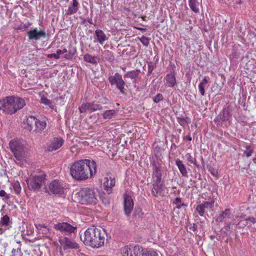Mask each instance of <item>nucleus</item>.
Segmentation results:
<instances>
[{
  "label": "nucleus",
  "mask_w": 256,
  "mask_h": 256,
  "mask_svg": "<svg viewBox=\"0 0 256 256\" xmlns=\"http://www.w3.org/2000/svg\"><path fill=\"white\" fill-rule=\"evenodd\" d=\"M26 105L24 100L20 98L8 96L0 100V110L8 114H12L22 108Z\"/></svg>",
  "instance_id": "obj_2"
},
{
  "label": "nucleus",
  "mask_w": 256,
  "mask_h": 256,
  "mask_svg": "<svg viewBox=\"0 0 256 256\" xmlns=\"http://www.w3.org/2000/svg\"><path fill=\"white\" fill-rule=\"evenodd\" d=\"M14 190L16 194H19L20 192H21V186H20V184L19 182H16L14 184L13 186Z\"/></svg>",
  "instance_id": "obj_39"
},
{
  "label": "nucleus",
  "mask_w": 256,
  "mask_h": 256,
  "mask_svg": "<svg viewBox=\"0 0 256 256\" xmlns=\"http://www.w3.org/2000/svg\"><path fill=\"white\" fill-rule=\"evenodd\" d=\"M166 85L168 87L172 88L176 84V76L173 73L168 74L166 77Z\"/></svg>",
  "instance_id": "obj_19"
},
{
  "label": "nucleus",
  "mask_w": 256,
  "mask_h": 256,
  "mask_svg": "<svg viewBox=\"0 0 256 256\" xmlns=\"http://www.w3.org/2000/svg\"><path fill=\"white\" fill-rule=\"evenodd\" d=\"M56 54L57 56H58V59L60 58V56L61 54H63L61 50H56Z\"/></svg>",
  "instance_id": "obj_55"
},
{
  "label": "nucleus",
  "mask_w": 256,
  "mask_h": 256,
  "mask_svg": "<svg viewBox=\"0 0 256 256\" xmlns=\"http://www.w3.org/2000/svg\"><path fill=\"white\" fill-rule=\"evenodd\" d=\"M86 162L85 164L86 166V168H88L91 176L96 172V161H86Z\"/></svg>",
  "instance_id": "obj_26"
},
{
  "label": "nucleus",
  "mask_w": 256,
  "mask_h": 256,
  "mask_svg": "<svg viewBox=\"0 0 256 256\" xmlns=\"http://www.w3.org/2000/svg\"><path fill=\"white\" fill-rule=\"evenodd\" d=\"M208 168L210 173L214 176L218 178V168L210 165L208 166Z\"/></svg>",
  "instance_id": "obj_35"
},
{
  "label": "nucleus",
  "mask_w": 256,
  "mask_h": 256,
  "mask_svg": "<svg viewBox=\"0 0 256 256\" xmlns=\"http://www.w3.org/2000/svg\"><path fill=\"white\" fill-rule=\"evenodd\" d=\"M118 114L115 110H110L104 111L102 114V118L104 120H109L114 118Z\"/></svg>",
  "instance_id": "obj_22"
},
{
  "label": "nucleus",
  "mask_w": 256,
  "mask_h": 256,
  "mask_svg": "<svg viewBox=\"0 0 256 256\" xmlns=\"http://www.w3.org/2000/svg\"><path fill=\"white\" fill-rule=\"evenodd\" d=\"M245 148L246 150L244 152V155L248 158L252 154L254 150L250 145H246Z\"/></svg>",
  "instance_id": "obj_36"
},
{
  "label": "nucleus",
  "mask_w": 256,
  "mask_h": 256,
  "mask_svg": "<svg viewBox=\"0 0 256 256\" xmlns=\"http://www.w3.org/2000/svg\"><path fill=\"white\" fill-rule=\"evenodd\" d=\"M122 70L123 71L125 72V71H126V68H124H124H122Z\"/></svg>",
  "instance_id": "obj_63"
},
{
  "label": "nucleus",
  "mask_w": 256,
  "mask_h": 256,
  "mask_svg": "<svg viewBox=\"0 0 256 256\" xmlns=\"http://www.w3.org/2000/svg\"><path fill=\"white\" fill-rule=\"evenodd\" d=\"M46 174L40 172L38 175H35L32 178H30L26 180L28 189L32 191L38 190L42 187V184L46 180Z\"/></svg>",
  "instance_id": "obj_5"
},
{
  "label": "nucleus",
  "mask_w": 256,
  "mask_h": 256,
  "mask_svg": "<svg viewBox=\"0 0 256 256\" xmlns=\"http://www.w3.org/2000/svg\"><path fill=\"white\" fill-rule=\"evenodd\" d=\"M198 90L200 94L202 96H204L205 94L204 86H202V84H198Z\"/></svg>",
  "instance_id": "obj_47"
},
{
  "label": "nucleus",
  "mask_w": 256,
  "mask_h": 256,
  "mask_svg": "<svg viewBox=\"0 0 256 256\" xmlns=\"http://www.w3.org/2000/svg\"><path fill=\"white\" fill-rule=\"evenodd\" d=\"M140 40L142 44L146 46H148L150 44V38L145 36H142L140 38Z\"/></svg>",
  "instance_id": "obj_40"
},
{
  "label": "nucleus",
  "mask_w": 256,
  "mask_h": 256,
  "mask_svg": "<svg viewBox=\"0 0 256 256\" xmlns=\"http://www.w3.org/2000/svg\"><path fill=\"white\" fill-rule=\"evenodd\" d=\"M80 113L88 112H92L96 110H100L102 109V106L100 104L94 102H85L82 104L78 108Z\"/></svg>",
  "instance_id": "obj_11"
},
{
  "label": "nucleus",
  "mask_w": 256,
  "mask_h": 256,
  "mask_svg": "<svg viewBox=\"0 0 256 256\" xmlns=\"http://www.w3.org/2000/svg\"><path fill=\"white\" fill-rule=\"evenodd\" d=\"M10 256H23V254L22 252H20L16 254H12Z\"/></svg>",
  "instance_id": "obj_57"
},
{
  "label": "nucleus",
  "mask_w": 256,
  "mask_h": 256,
  "mask_svg": "<svg viewBox=\"0 0 256 256\" xmlns=\"http://www.w3.org/2000/svg\"><path fill=\"white\" fill-rule=\"evenodd\" d=\"M95 34L97 41L101 44H102L106 40V36L102 30H96Z\"/></svg>",
  "instance_id": "obj_21"
},
{
  "label": "nucleus",
  "mask_w": 256,
  "mask_h": 256,
  "mask_svg": "<svg viewBox=\"0 0 256 256\" xmlns=\"http://www.w3.org/2000/svg\"><path fill=\"white\" fill-rule=\"evenodd\" d=\"M79 3L78 0H72V5L70 6L67 11L66 14L68 15H72L76 14L78 10Z\"/></svg>",
  "instance_id": "obj_18"
},
{
  "label": "nucleus",
  "mask_w": 256,
  "mask_h": 256,
  "mask_svg": "<svg viewBox=\"0 0 256 256\" xmlns=\"http://www.w3.org/2000/svg\"><path fill=\"white\" fill-rule=\"evenodd\" d=\"M239 166H240V167H241V168H242V169H245V168H246L245 166H241V164H239Z\"/></svg>",
  "instance_id": "obj_62"
},
{
  "label": "nucleus",
  "mask_w": 256,
  "mask_h": 256,
  "mask_svg": "<svg viewBox=\"0 0 256 256\" xmlns=\"http://www.w3.org/2000/svg\"><path fill=\"white\" fill-rule=\"evenodd\" d=\"M230 209L226 208L216 218V221L218 222H221L226 218H228L230 216Z\"/></svg>",
  "instance_id": "obj_24"
},
{
  "label": "nucleus",
  "mask_w": 256,
  "mask_h": 256,
  "mask_svg": "<svg viewBox=\"0 0 256 256\" xmlns=\"http://www.w3.org/2000/svg\"><path fill=\"white\" fill-rule=\"evenodd\" d=\"M230 117V112L228 110H224L216 118V120L218 122L226 121Z\"/></svg>",
  "instance_id": "obj_20"
},
{
  "label": "nucleus",
  "mask_w": 256,
  "mask_h": 256,
  "mask_svg": "<svg viewBox=\"0 0 256 256\" xmlns=\"http://www.w3.org/2000/svg\"><path fill=\"white\" fill-rule=\"evenodd\" d=\"M188 6L191 10L195 13H198L200 12L199 3L198 0H188Z\"/></svg>",
  "instance_id": "obj_27"
},
{
  "label": "nucleus",
  "mask_w": 256,
  "mask_h": 256,
  "mask_svg": "<svg viewBox=\"0 0 256 256\" xmlns=\"http://www.w3.org/2000/svg\"><path fill=\"white\" fill-rule=\"evenodd\" d=\"M142 256H158V254L153 250H148L147 249H144L143 250Z\"/></svg>",
  "instance_id": "obj_37"
},
{
  "label": "nucleus",
  "mask_w": 256,
  "mask_h": 256,
  "mask_svg": "<svg viewBox=\"0 0 256 256\" xmlns=\"http://www.w3.org/2000/svg\"><path fill=\"white\" fill-rule=\"evenodd\" d=\"M104 232L94 226L88 228L80 240L84 244L92 248H99L104 246L105 240Z\"/></svg>",
  "instance_id": "obj_1"
},
{
  "label": "nucleus",
  "mask_w": 256,
  "mask_h": 256,
  "mask_svg": "<svg viewBox=\"0 0 256 256\" xmlns=\"http://www.w3.org/2000/svg\"><path fill=\"white\" fill-rule=\"evenodd\" d=\"M40 102L46 106H48L50 108L52 109H53L54 107V106L52 102L44 96H41Z\"/></svg>",
  "instance_id": "obj_31"
},
{
  "label": "nucleus",
  "mask_w": 256,
  "mask_h": 256,
  "mask_svg": "<svg viewBox=\"0 0 256 256\" xmlns=\"http://www.w3.org/2000/svg\"><path fill=\"white\" fill-rule=\"evenodd\" d=\"M12 222L10 221V218L8 216L5 215L1 218L0 220V224L4 227L8 226Z\"/></svg>",
  "instance_id": "obj_32"
},
{
  "label": "nucleus",
  "mask_w": 256,
  "mask_h": 256,
  "mask_svg": "<svg viewBox=\"0 0 256 256\" xmlns=\"http://www.w3.org/2000/svg\"><path fill=\"white\" fill-rule=\"evenodd\" d=\"M78 200L82 204H96L98 202L97 196L94 190L86 188L78 192Z\"/></svg>",
  "instance_id": "obj_4"
},
{
  "label": "nucleus",
  "mask_w": 256,
  "mask_h": 256,
  "mask_svg": "<svg viewBox=\"0 0 256 256\" xmlns=\"http://www.w3.org/2000/svg\"><path fill=\"white\" fill-rule=\"evenodd\" d=\"M182 207V204H178V206H176V208H180Z\"/></svg>",
  "instance_id": "obj_61"
},
{
  "label": "nucleus",
  "mask_w": 256,
  "mask_h": 256,
  "mask_svg": "<svg viewBox=\"0 0 256 256\" xmlns=\"http://www.w3.org/2000/svg\"><path fill=\"white\" fill-rule=\"evenodd\" d=\"M187 227L190 230H192L193 232L196 231L198 228L196 224H190L187 225Z\"/></svg>",
  "instance_id": "obj_45"
},
{
  "label": "nucleus",
  "mask_w": 256,
  "mask_h": 256,
  "mask_svg": "<svg viewBox=\"0 0 256 256\" xmlns=\"http://www.w3.org/2000/svg\"><path fill=\"white\" fill-rule=\"evenodd\" d=\"M9 147L18 160L24 154V146L21 140L14 139L9 142Z\"/></svg>",
  "instance_id": "obj_7"
},
{
  "label": "nucleus",
  "mask_w": 256,
  "mask_h": 256,
  "mask_svg": "<svg viewBox=\"0 0 256 256\" xmlns=\"http://www.w3.org/2000/svg\"><path fill=\"white\" fill-rule=\"evenodd\" d=\"M26 123L29 127V130H33L36 133H41L46 126V122L44 120L38 119L32 116H28Z\"/></svg>",
  "instance_id": "obj_6"
},
{
  "label": "nucleus",
  "mask_w": 256,
  "mask_h": 256,
  "mask_svg": "<svg viewBox=\"0 0 256 256\" xmlns=\"http://www.w3.org/2000/svg\"><path fill=\"white\" fill-rule=\"evenodd\" d=\"M20 252H21L20 248H18V249L13 248L12 250V254H16Z\"/></svg>",
  "instance_id": "obj_52"
},
{
  "label": "nucleus",
  "mask_w": 256,
  "mask_h": 256,
  "mask_svg": "<svg viewBox=\"0 0 256 256\" xmlns=\"http://www.w3.org/2000/svg\"><path fill=\"white\" fill-rule=\"evenodd\" d=\"M60 243L63 246L64 250L68 248L76 249L78 248V245L75 242L71 240L67 237H60L59 238Z\"/></svg>",
  "instance_id": "obj_15"
},
{
  "label": "nucleus",
  "mask_w": 256,
  "mask_h": 256,
  "mask_svg": "<svg viewBox=\"0 0 256 256\" xmlns=\"http://www.w3.org/2000/svg\"><path fill=\"white\" fill-rule=\"evenodd\" d=\"M192 162H194V164L198 167V168H199V166H200V164H198L197 162V161L196 160H194V161H191Z\"/></svg>",
  "instance_id": "obj_58"
},
{
  "label": "nucleus",
  "mask_w": 256,
  "mask_h": 256,
  "mask_svg": "<svg viewBox=\"0 0 256 256\" xmlns=\"http://www.w3.org/2000/svg\"><path fill=\"white\" fill-rule=\"evenodd\" d=\"M181 198H176L174 202H173L174 204H178L180 203L181 202Z\"/></svg>",
  "instance_id": "obj_53"
},
{
  "label": "nucleus",
  "mask_w": 256,
  "mask_h": 256,
  "mask_svg": "<svg viewBox=\"0 0 256 256\" xmlns=\"http://www.w3.org/2000/svg\"><path fill=\"white\" fill-rule=\"evenodd\" d=\"M152 164L153 170L152 178L154 180L161 182L162 176L161 164L158 162V161H153Z\"/></svg>",
  "instance_id": "obj_13"
},
{
  "label": "nucleus",
  "mask_w": 256,
  "mask_h": 256,
  "mask_svg": "<svg viewBox=\"0 0 256 256\" xmlns=\"http://www.w3.org/2000/svg\"><path fill=\"white\" fill-rule=\"evenodd\" d=\"M176 163L182 176L187 177L188 172L185 166L182 163V161H176Z\"/></svg>",
  "instance_id": "obj_30"
},
{
  "label": "nucleus",
  "mask_w": 256,
  "mask_h": 256,
  "mask_svg": "<svg viewBox=\"0 0 256 256\" xmlns=\"http://www.w3.org/2000/svg\"><path fill=\"white\" fill-rule=\"evenodd\" d=\"M206 208L202 206L201 204H199L197 206L196 210L198 212L199 215L201 216H204L206 218V216H208V214H205L206 213Z\"/></svg>",
  "instance_id": "obj_34"
},
{
  "label": "nucleus",
  "mask_w": 256,
  "mask_h": 256,
  "mask_svg": "<svg viewBox=\"0 0 256 256\" xmlns=\"http://www.w3.org/2000/svg\"><path fill=\"white\" fill-rule=\"evenodd\" d=\"M124 206L125 214L129 216L134 208V202L131 196L126 194L124 195Z\"/></svg>",
  "instance_id": "obj_14"
},
{
  "label": "nucleus",
  "mask_w": 256,
  "mask_h": 256,
  "mask_svg": "<svg viewBox=\"0 0 256 256\" xmlns=\"http://www.w3.org/2000/svg\"><path fill=\"white\" fill-rule=\"evenodd\" d=\"M108 81L112 86L116 85V88L122 94L125 93V82L123 80L122 76L118 72L114 74V76H110L108 78Z\"/></svg>",
  "instance_id": "obj_8"
},
{
  "label": "nucleus",
  "mask_w": 256,
  "mask_h": 256,
  "mask_svg": "<svg viewBox=\"0 0 256 256\" xmlns=\"http://www.w3.org/2000/svg\"><path fill=\"white\" fill-rule=\"evenodd\" d=\"M64 143V140L60 138H54L48 146V150L50 152L56 150L60 148Z\"/></svg>",
  "instance_id": "obj_17"
},
{
  "label": "nucleus",
  "mask_w": 256,
  "mask_h": 256,
  "mask_svg": "<svg viewBox=\"0 0 256 256\" xmlns=\"http://www.w3.org/2000/svg\"><path fill=\"white\" fill-rule=\"evenodd\" d=\"M216 238V236L214 235H211L210 236V238L211 240H213Z\"/></svg>",
  "instance_id": "obj_59"
},
{
  "label": "nucleus",
  "mask_w": 256,
  "mask_h": 256,
  "mask_svg": "<svg viewBox=\"0 0 256 256\" xmlns=\"http://www.w3.org/2000/svg\"><path fill=\"white\" fill-rule=\"evenodd\" d=\"M46 192H50L54 194H62L64 192V188L60 182L58 180L52 181L48 185V189L46 188Z\"/></svg>",
  "instance_id": "obj_10"
},
{
  "label": "nucleus",
  "mask_w": 256,
  "mask_h": 256,
  "mask_svg": "<svg viewBox=\"0 0 256 256\" xmlns=\"http://www.w3.org/2000/svg\"><path fill=\"white\" fill-rule=\"evenodd\" d=\"M54 228L64 234H70L72 233H74L77 228L76 226H74L66 222H58L54 224Z\"/></svg>",
  "instance_id": "obj_9"
},
{
  "label": "nucleus",
  "mask_w": 256,
  "mask_h": 256,
  "mask_svg": "<svg viewBox=\"0 0 256 256\" xmlns=\"http://www.w3.org/2000/svg\"><path fill=\"white\" fill-rule=\"evenodd\" d=\"M36 228L38 229L39 233L47 236L50 233L51 229L48 228V226L42 225L41 224H35Z\"/></svg>",
  "instance_id": "obj_25"
},
{
  "label": "nucleus",
  "mask_w": 256,
  "mask_h": 256,
  "mask_svg": "<svg viewBox=\"0 0 256 256\" xmlns=\"http://www.w3.org/2000/svg\"><path fill=\"white\" fill-rule=\"evenodd\" d=\"M48 58H54L56 60H58V56H56V54H48Z\"/></svg>",
  "instance_id": "obj_50"
},
{
  "label": "nucleus",
  "mask_w": 256,
  "mask_h": 256,
  "mask_svg": "<svg viewBox=\"0 0 256 256\" xmlns=\"http://www.w3.org/2000/svg\"><path fill=\"white\" fill-rule=\"evenodd\" d=\"M100 198L106 205L109 204L110 202L109 198L106 194H104V196H100Z\"/></svg>",
  "instance_id": "obj_43"
},
{
  "label": "nucleus",
  "mask_w": 256,
  "mask_h": 256,
  "mask_svg": "<svg viewBox=\"0 0 256 256\" xmlns=\"http://www.w3.org/2000/svg\"><path fill=\"white\" fill-rule=\"evenodd\" d=\"M184 140H186L188 141H191L192 138V137L190 135H188L187 136H184Z\"/></svg>",
  "instance_id": "obj_56"
},
{
  "label": "nucleus",
  "mask_w": 256,
  "mask_h": 256,
  "mask_svg": "<svg viewBox=\"0 0 256 256\" xmlns=\"http://www.w3.org/2000/svg\"><path fill=\"white\" fill-rule=\"evenodd\" d=\"M140 72V70H138L129 71L124 75V78L135 79L138 78Z\"/></svg>",
  "instance_id": "obj_29"
},
{
  "label": "nucleus",
  "mask_w": 256,
  "mask_h": 256,
  "mask_svg": "<svg viewBox=\"0 0 256 256\" xmlns=\"http://www.w3.org/2000/svg\"><path fill=\"white\" fill-rule=\"evenodd\" d=\"M70 172L72 178L78 180L88 178V170L84 161H75L70 166Z\"/></svg>",
  "instance_id": "obj_3"
},
{
  "label": "nucleus",
  "mask_w": 256,
  "mask_h": 256,
  "mask_svg": "<svg viewBox=\"0 0 256 256\" xmlns=\"http://www.w3.org/2000/svg\"><path fill=\"white\" fill-rule=\"evenodd\" d=\"M62 54H64V53L67 52L68 50L66 48H64L62 50Z\"/></svg>",
  "instance_id": "obj_60"
},
{
  "label": "nucleus",
  "mask_w": 256,
  "mask_h": 256,
  "mask_svg": "<svg viewBox=\"0 0 256 256\" xmlns=\"http://www.w3.org/2000/svg\"><path fill=\"white\" fill-rule=\"evenodd\" d=\"M138 246H133V255H135L136 256V250H138Z\"/></svg>",
  "instance_id": "obj_54"
},
{
  "label": "nucleus",
  "mask_w": 256,
  "mask_h": 256,
  "mask_svg": "<svg viewBox=\"0 0 256 256\" xmlns=\"http://www.w3.org/2000/svg\"><path fill=\"white\" fill-rule=\"evenodd\" d=\"M163 100V96L161 94H158L153 98V101L155 103H158Z\"/></svg>",
  "instance_id": "obj_44"
},
{
  "label": "nucleus",
  "mask_w": 256,
  "mask_h": 256,
  "mask_svg": "<svg viewBox=\"0 0 256 256\" xmlns=\"http://www.w3.org/2000/svg\"><path fill=\"white\" fill-rule=\"evenodd\" d=\"M214 200H212L210 202H204L203 203L201 204L202 206L206 209L212 208L214 205Z\"/></svg>",
  "instance_id": "obj_38"
},
{
  "label": "nucleus",
  "mask_w": 256,
  "mask_h": 256,
  "mask_svg": "<svg viewBox=\"0 0 256 256\" xmlns=\"http://www.w3.org/2000/svg\"><path fill=\"white\" fill-rule=\"evenodd\" d=\"M144 250V249H143L142 248L140 247V246H138V250H136V256H142V254Z\"/></svg>",
  "instance_id": "obj_48"
},
{
  "label": "nucleus",
  "mask_w": 256,
  "mask_h": 256,
  "mask_svg": "<svg viewBox=\"0 0 256 256\" xmlns=\"http://www.w3.org/2000/svg\"><path fill=\"white\" fill-rule=\"evenodd\" d=\"M246 220L250 221V222H251L252 224H254L256 222V220L254 217H250H250H248V218H246Z\"/></svg>",
  "instance_id": "obj_51"
},
{
  "label": "nucleus",
  "mask_w": 256,
  "mask_h": 256,
  "mask_svg": "<svg viewBox=\"0 0 256 256\" xmlns=\"http://www.w3.org/2000/svg\"><path fill=\"white\" fill-rule=\"evenodd\" d=\"M236 3H237L238 4H240L242 3V2H241V0H239V1H238V2H236Z\"/></svg>",
  "instance_id": "obj_64"
},
{
  "label": "nucleus",
  "mask_w": 256,
  "mask_h": 256,
  "mask_svg": "<svg viewBox=\"0 0 256 256\" xmlns=\"http://www.w3.org/2000/svg\"><path fill=\"white\" fill-rule=\"evenodd\" d=\"M28 36L30 40H38L40 38H45L46 36L44 30H38L36 28L28 32Z\"/></svg>",
  "instance_id": "obj_12"
},
{
  "label": "nucleus",
  "mask_w": 256,
  "mask_h": 256,
  "mask_svg": "<svg viewBox=\"0 0 256 256\" xmlns=\"http://www.w3.org/2000/svg\"><path fill=\"white\" fill-rule=\"evenodd\" d=\"M160 182H158L156 180H154L152 184V196L155 197H157L158 196H162V192L166 188L164 184Z\"/></svg>",
  "instance_id": "obj_16"
},
{
  "label": "nucleus",
  "mask_w": 256,
  "mask_h": 256,
  "mask_svg": "<svg viewBox=\"0 0 256 256\" xmlns=\"http://www.w3.org/2000/svg\"><path fill=\"white\" fill-rule=\"evenodd\" d=\"M84 60L86 62L90 63L92 64H97L98 61V58L96 56H92L89 54H86L84 55Z\"/></svg>",
  "instance_id": "obj_23"
},
{
  "label": "nucleus",
  "mask_w": 256,
  "mask_h": 256,
  "mask_svg": "<svg viewBox=\"0 0 256 256\" xmlns=\"http://www.w3.org/2000/svg\"><path fill=\"white\" fill-rule=\"evenodd\" d=\"M0 196L4 200H8L10 198V194H7L4 190H0Z\"/></svg>",
  "instance_id": "obj_41"
},
{
  "label": "nucleus",
  "mask_w": 256,
  "mask_h": 256,
  "mask_svg": "<svg viewBox=\"0 0 256 256\" xmlns=\"http://www.w3.org/2000/svg\"><path fill=\"white\" fill-rule=\"evenodd\" d=\"M154 68H155V66L154 64H152V63L148 64V75H150L152 73Z\"/></svg>",
  "instance_id": "obj_46"
},
{
  "label": "nucleus",
  "mask_w": 256,
  "mask_h": 256,
  "mask_svg": "<svg viewBox=\"0 0 256 256\" xmlns=\"http://www.w3.org/2000/svg\"><path fill=\"white\" fill-rule=\"evenodd\" d=\"M133 246H125L123 248H122V254L123 256H136L135 255H133Z\"/></svg>",
  "instance_id": "obj_28"
},
{
  "label": "nucleus",
  "mask_w": 256,
  "mask_h": 256,
  "mask_svg": "<svg viewBox=\"0 0 256 256\" xmlns=\"http://www.w3.org/2000/svg\"><path fill=\"white\" fill-rule=\"evenodd\" d=\"M256 166V161L254 160L248 164V168L250 169L251 171L256 172L255 166Z\"/></svg>",
  "instance_id": "obj_42"
},
{
  "label": "nucleus",
  "mask_w": 256,
  "mask_h": 256,
  "mask_svg": "<svg viewBox=\"0 0 256 256\" xmlns=\"http://www.w3.org/2000/svg\"><path fill=\"white\" fill-rule=\"evenodd\" d=\"M208 78L205 76L202 79V81L199 84H202V86H204L205 84L208 83Z\"/></svg>",
  "instance_id": "obj_49"
},
{
  "label": "nucleus",
  "mask_w": 256,
  "mask_h": 256,
  "mask_svg": "<svg viewBox=\"0 0 256 256\" xmlns=\"http://www.w3.org/2000/svg\"><path fill=\"white\" fill-rule=\"evenodd\" d=\"M232 225H234V224H232L230 222H225L224 226V228L225 230L224 231V233L226 235H228L232 232L234 228H232Z\"/></svg>",
  "instance_id": "obj_33"
}]
</instances>
